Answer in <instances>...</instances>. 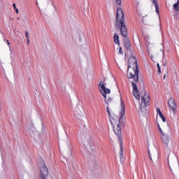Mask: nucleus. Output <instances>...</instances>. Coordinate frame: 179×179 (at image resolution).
<instances>
[{"mask_svg": "<svg viewBox=\"0 0 179 179\" xmlns=\"http://www.w3.org/2000/svg\"><path fill=\"white\" fill-rule=\"evenodd\" d=\"M129 66L127 69L128 79H134V82L139 80V66H138V60L136 57L131 56L129 59Z\"/></svg>", "mask_w": 179, "mask_h": 179, "instance_id": "nucleus-1", "label": "nucleus"}, {"mask_svg": "<svg viewBox=\"0 0 179 179\" xmlns=\"http://www.w3.org/2000/svg\"><path fill=\"white\" fill-rule=\"evenodd\" d=\"M107 113L110 117V124L112 125L113 131L117 136L120 143H122V131L121 129V117H118L117 115L111 116L110 109L108 106L106 108Z\"/></svg>", "mask_w": 179, "mask_h": 179, "instance_id": "nucleus-2", "label": "nucleus"}, {"mask_svg": "<svg viewBox=\"0 0 179 179\" xmlns=\"http://www.w3.org/2000/svg\"><path fill=\"white\" fill-rule=\"evenodd\" d=\"M115 29L120 31L123 37L128 36V29L127 28V25H125L124 11L121 8H117V10Z\"/></svg>", "mask_w": 179, "mask_h": 179, "instance_id": "nucleus-3", "label": "nucleus"}, {"mask_svg": "<svg viewBox=\"0 0 179 179\" xmlns=\"http://www.w3.org/2000/svg\"><path fill=\"white\" fill-rule=\"evenodd\" d=\"M106 83H104V81H101L99 84V89L100 93L102 94L103 97L105 99V102L108 106H110V104H113L114 103V101L113 100V98L109 97L107 99V94H110L111 93V90L107 87H106Z\"/></svg>", "mask_w": 179, "mask_h": 179, "instance_id": "nucleus-4", "label": "nucleus"}, {"mask_svg": "<svg viewBox=\"0 0 179 179\" xmlns=\"http://www.w3.org/2000/svg\"><path fill=\"white\" fill-rule=\"evenodd\" d=\"M40 179H47V177H48V168L44 162H42V164L40 168Z\"/></svg>", "mask_w": 179, "mask_h": 179, "instance_id": "nucleus-5", "label": "nucleus"}, {"mask_svg": "<svg viewBox=\"0 0 179 179\" xmlns=\"http://www.w3.org/2000/svg\"><path fill=\"white\" fill-rule=\"evenodd\" d=\"M141 103L144 104L145 107L150 106V95L146 91L143 92V95L141 96Z\"/></svg>", "mask_w": 179, "mask_h": 179, "instance_id": "nucleus-6", "label": "nucleus"}, {"mask_svg": "<svg viewBox=\"0 0 179 179\" xmlns=\"http://www.w3.org/2000/svg\"><path fill=\"white\" fill-rule=\"evenodd\" d=\"M131 86L133 87L134 96L136 100H141V94L139 93V90H138V86L134 82H131Z\"/></svg>", "mask_w": 179, "mask_h": 179, "instance_id": "nucleus-7", "label": "nucleus"}, {"mask_svg": "<svg viewBox=\"0 0 179 179\" xmlns=\"http://www.w3.org/2000/svg\"><path fill=\"white\" fill-rule=\"evenodd\" d=\"M168 106L173 110V111H176L177 108V105L176 104V101L173 99V98L169 99L168 101Z\"/></svg>", "mask_w": 179, "mask_h": 179, "instance_id": "nucleus-8", "label": "nucleus"}, {"mask_svg": "<svg viewBox=\"0 0 179 179\" xmlns=\"http://www.w3.org/2000/svg\"><path fill=\"white\" fill-rule=\"evenodd\" d=\"M161 138L162 139L163 143L166 145H169V143H170L169 136H167L166 134H162L161 136Z\"/></svg>", "mask_w": 179, "mask_h": 179, "instance_id": "nucleus-9", "label": "nucleus"}, {"mask_svg": "<svg viewBox=\"0 0 179 179\" xmlns=\"http://www.w3.org/2000/svg\"><path fill=\"white\" fill-rule=\"evenodd\" d=\"M152 3L155 6V10L157 13L159 15V3H157L156 0H152Z\"/></svg>", "mask_w": 179, "mask_h": 179, "instance_id": "nucleus-10", "label": "nucleus"}, {"mask_svg": "<svg viewBox=\"0 0 179 179\" xmlns=\"http://www.w3.org/2000/svg\"><path fill=\"white\" fill-rule=\"evenodd\" d=\"M114 43L117 44V45H120V36H118V34H117L114 35Z\"/></svg>", "mask_w": 179, "mask_h": 179, "instance_id": "nucleus-11", "label": "nucleus"}, {"mask_svg": "<svg viewBox=\"0 0 179 179\" xmlns=\"http://www.w3.org/2000/svg\"><path fill=\"white\" fill-rule=\"evenodd\" d=\"M124 45L127 50H131V43H129V41H126Z\"/></svg>", "mask_w": 179, "mask_h": 179, "instance_id": "nucleus-12", "label": "nucleus"}, {"mask_svg": "<svg viewBox=\"0 0 179 179\" xmlns=\"http://www.w3.org/2000/svg\"><path fill=\"white\" fill-rule=\"evenodd\" d=\"M173 8L175 10H179V0H178V1L173 4Z\"/></svg>", "mask_w": 179, "mask_h": 179, "instance_id": "nucleus-13", "label": "nucleus"}, {"mask_svg": "<svg viewBox=\"0 0 179 179\" xmlns=\"http://www.w3.org/2000/svg\"><path fill=\"white\" fill-rule=\"evenodd\" d=\"M145 45H146L147 50H148V51L149 52V50H150V48H152V47H153V45H152V44L150 45V44L146 43Z\"/></svg>", "mask_w": 179, "mask_h": 179, "instance_id": "nucleus-14", "label": "nucleus"}, {"mask_svg": "<svg viewBox=\"0 0 179 179\" xmlns=\"http://www.w3.org/2000/svg\"><path fill=\"white\" fill-rule=\"evenodd\" d=\"M158 129L159 131V134H160V136H162V135H164V132H163V130H162V128H160V125L158 124Z\"/></svg>", "mask_w": 179, "mask_h": 179, "instance_id": "nucleus-15", "label": "nucleus"}, {"mask_svg": "<svg viewBox=\"0 0 179 179\" xmlns=\"http://www.w3.org/2000/svg\"><path fill=\"white\" fill-rule=\"evenodd\" d=\"M159 117L162 120L163 122H166V117H164V115H163V113L159 115Z\"/></svg>", "mask_w": 179, "mask_h": 179, "instance_id": "nucleus-16", "label": "nucleus"}, {"mask_svg": "<svg viewBox=\"0 0 179 179\" xmlns=\"http://www.w3.org/2000/svg\"><path fill=\"white\" fill-rule=\"evenodd\" d=\"M120 155H124V150H122V143H120Z\"/></svg>", "mask_w": 179, "mask_h": 179, "instance_id": "nucleus-17", "label": "nucleus"}, {"mask_svg": "<svg viewBox=\"0 0 179 179\" xmlns=\"http://www.w3.org/2000/svg\"><path fill=\"white\" fill-rule=\"evenodd\" d=\"M157 68H158V73H162V70L160 69V64H157Z\"/></svg>", "mask_w": 179, "mask_h": 179, "instance_id": "nucleus-18", "label": "nucleus"}, {"mask_svg": "<svg viewBox=\"0 0 179 179\" xmlns=\"http://www.w3.org/2000/svg\"><path fill=\"white\" fill-rule=\"evenodd\" d=\"M157 113L159 114V115H161V114H163V113H162V110H160V108H157Z\"/></svg>", "mask_w": 179, "mask_h": 179, "instance_id": "nucleus-19", "label": "nucleus"}, {"mask_svg": "<svg viewBox=\"0 0 179 179\" xmlns=\"http://www.w3.org/2000/svg\"><path fill=\"white\" fill-rule=\"evenodd\" d=\"M119 54H121V55H122L124 54V52H122V48L120 47L119 48Z\"/></svg>", "mask_w": 179, "mask_h": 179, "instance_id": "nucleus-20", "label": "nucleus"}, {"mask_svg": "<svg viewBox=\"0 0 179 179\" xmlns=\"http://www.w3.org/2000/svg\"><path fill=\"white\" fill-rule=\"evenodd\" d=\"M25 36L27 38H29V32L27 31H25Z\"/></svg>", "mask_w": 179, "mask_h": 179, "instance_id": "nucleus-21", "label": "nucleus"}, {"mask_svg": "<svg viewBox=\"0 0 179 179\" xmlns=\"http://www.w3.org/2000/svg\"><path fill=\"white\" fill-rule=\"evenodd\" d=\"M7 45H8L9 48H10V43H9V40H6Z\"/></svg>", "mask_w": 179, "mask_h": 179, "instance_id": "nucleus-22", "label": "nucleus"}, {"mask_svg": "<svg viewBox=\"0 0 179 179\" xmlns=\"http://www.w3.org/2000/svg\"><path fill=\"white\" fill-rule=\"evenodd\" d=\"M116 2L118 5H121V0H116Z\"/></svg>", "mask_w": 179, "mask_h": 179, "instance_id": "nucleus-23", "label": "nucleus"}, {"mask_svg": "<svg viewBox=\"0 0 179 179\" xmlns=\"http://www.w3.org/2000/svg\"><path fill=\"white\" fill-rule=\"evenodd\" d=\"M13 8H14V9H17V8H16V3H13Z\"/></svg>", "mask_w": 179, "mask_h": 179, "instance_id": "nucleus-24", "label": "nucleus"}, {"mask_svg": "<svg viewBox=\"0 0 179 179\" xmlns=\"http://www.w3.org/2000/svg\"><path fill=\"white\" fill-rule=\"evenodd\" d=\"M15 12H16V13H19V9L15 8Z\"/></svg>", "mask_w": 179, "mask_h": 179, "instance_id": "nucleus-25", "label": "nucleus"}, {"mask_svg": "<svg viewBox=\"0 0 179 179\" xmlns=\"http://www.w3.org/2000/svg\"><path fill=\"white\" fill-rule=\"evenodd\" d=\"M27 44H30V39L27 38Z\"/></svg>", "mask_w": 179, "mask_h": 179, "instance_id": "nucleus-26", "label": "nucleus"}, {"mask_svg": "<svg viewBox=\"0 0 179 179\" xmlns=\"http://www.w3.org/2000/svg\"><path fill=\"white\" fill-rule=\"evenodd\" d=\"M163 79H166V74L164 75Z\"/></svg>", "mask_w": 179, "mask_h": 179, "instance_id": "nucleus-27", "label": "nucleus"}, {"mask_svg": "<svg viewBox=\"0 0 179 179\" xmlns=\"http://www.w3.org/2000/svg\"><path fill=\"white\" fill-rule=\"evenodd\" d=\"M10 20H13V18L10 17Z\"/></svg>", "mask_w": 179, "mask_h": 179, "instance_id": "nucleus-28", "label": "nucleus"}, {"mask_svg": "<svg viewBox=\"0 0 179 179\" xmlns=\"http://www.w3.org/2000/svg\"><path fill=\"white\" fill-rule=\"evenodd\" d=\"M19 19H20V18L18 17L17 20H19Z\"/></svg>", "mask_w": 179, "mask_h": 179, "instance_id": "nucleus-29", "label": "nucleus"}, {"mask_svg": "<svg viewBox=\"0 0 179 179\" xmlns=\"http://www.w3.org/2000/svg\"><path fill=\"white\" fill-rule=\"evenodd\" d=\"M151 160H152V157H150Z\"/></svg>", "mask_w": 179, "mask_h": 179, "instance_id": "nucleus-30", "label": "nucleus"}, {"mask_svg": "<svg viewBox=\"0 0 179 179\" xmlns=\"http://www.w3.org/2000/svg\"><path fill=\"white\" fill-rule=\"evenodd\" d=\"M151 160H152V157H150Z\"/></svg>", "mask_w": 179, "mask_h": 179, "instance_id": "nucleus-31", "label": "nucleus"}]
</instances>
